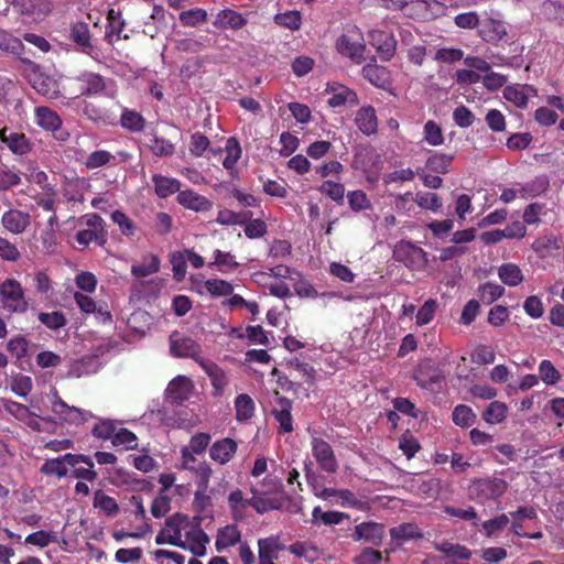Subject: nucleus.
I'll return each mask as SVG.
<instances>
[{"label": "nucleus", "instance_id": "f257e3e1", "mask_svg": "<svg viewBox=\"0 0 564 564\" xmlns=\"http://www.w3.org/2000/svg\"><path fill=\"white\" fill-rule=\"evenodd\" d=\"M334 47L339 55L349 58L352 64L360 65L367 59L365 55L367 45L364 42L360 29L357 26L346 29L345 33L335 40Z\"/></svg>", "mask_w": 564, "mask_h": 564}, {"label": "nucleus", "instance_id": "f03ea898", "mask_svg": "<svg viewBox=\"0 0 564 564\" xmlns=\"http://www.w3.org/2000/svg\"><path fill=\"white\" fill-rule=\"evenodd\" d=\"M0 304L10 314H25L29 308L20 281L7 279L0 283Z\"/></svg>", "mask_w": 564, "mask_h": 564}, {"label": "nucleus", "instance_id": "7ed1b4c3", "mask_svg": "<svg viewBox=\"0 0 564 564\" xmlns=\"http://www.w3.org/2000/svg\"><path fill=\"white\" fill-rule=\"evenodd\" d=\"M78 464H85L89 467L95 466L89 455L67 453L53 459H45L42 467H40V474L54 475L61 479L67 475L66 466L76 467Z\"/></svg>", "mask_w": 564, "mask_h": 564}, {"label": "nucleus", "instance_id": "20e7f679", "mask_svg": "<svg viewBox=\"0 0 564 564\" xmlns=\"http://www.w3.org/2000/svg\"><path fill=\"white\" fill-rule=\"evenodd\" d=\"M394 259L397 262L405 264L412 271H421L429 264V254L423 248L412 242L400 241L394 248Z\"/></svg>", "mask_w": 564, "mask_h": 564}, {"label": "nucleus", "instance_id": "39448f33", "mask_svg": "<svg viewBox=\"0 0 564 564\" xmlns=\"http://www.w3.org/2000/svg\"><path fill=\"white\" fill-rule=\"evenodd\" d=\"M87 229L77 231L76 241L78 246L88 247L90 242L99 246L106 245L107 231L105 230V221L98 214H87L83 216Z\"/></svg>", "mask_w": 564, "mask_h": 564}, {"label": "nucleus", "instance_id": "423d86ee", "mask_svg": "<svg viewBox=\"0 0 564 564\" xmlns=\"http://www.w3.org/2000/svg\"><path fill=\"white\" fill-rule=\"evenodd\" d=\"M0 51L14 56L18 63L25 66L32 73L36 74L40 70L37 63L23 55L26 50L22 40L4 29H0Z\"/></svg>", "mask_w": 564, "mask_h": 564}, {"label": "nucleus", "instance_id": "0eeeda50", "mask_svg": "<svg viewBox=\"0 0 564 564\" xmlns=\"http://www.w3.org/2000/svg\"><path fill=\"white\" fill-rule=\"evenodd\" d=\"M312 456L315 457L321 470L333 475L338 470V460L335 457L333 447L327 441L312 436L311 440Z\"/></svg>", "mask_w": 564, "mask_h": 564}, {"label": "nucleus", "instance_id": "6e6552de", "mask_svg": "<svg viewBox=\"0 0 564 564\" xmlns=\"http://www.w3.org/2000/svg\"><path fill=\"white\" fill-rule=\"evenodd\" d=\"M51 411L58 415L59 420L66 424L79 425L94 419V414L89 411L66 404L57 394H55V400L51 403Z\"/></svg>", "mask_w": 564, "mask_h": 564}, {"label": "nucleus", "instance_id": "1a4fd4ad", "mask_svg": "<svg viewBox=\"0 0 564 564\" xmlns=\"http://www.w3.org/2000/svg\"><path fill=\"white\" fill-rule=\"evenodd\" d=\"M386 534L384 524L375 521H366L356 524L351 539L355 542H365L372 547H380Z\"/></svg>", "mask_w": 564, "mask_h": 564}, {"label": "nucleus", "instance_id": "9d476101", "mask_svg": "<svg viewBox=\"0 0 564 564\" xmlns=\"http://www.w3.org/2000/svg\"><path fill=\"white\" fill-rule=\"evenodd\" d=\"M0 142L7 145L14 155H25L32 152L33 143L25 133L15 131L9 127L0 128Z\"/></svg>", "mask_w": 564, "mask_h": 564}, {"label": "nucleus", "instance_id": "9b49d317", "mask_svg": "<svg viewBox=\"0 0 564 564\" xmlns=\"http://www.w3.org/2000/svg\"><path fill=\"white\" fill-rule=\"evenodd\" d=\"M202 521L203 519L200 516L193 517L192 529L185 532V543L189 544L186 549L195 556H204L205 545L209 543L208 534H206L202 529Z\"/></svg>", "mask_w": 564, "mask_h": 564}, {"label": "nucleus", "instance_id": "f8f14e48", "mask_svg": "<svg viewBox=\"0 0 564 564\" xmlns=\"http://www.w3.org/2000/svg\"><path fill=\"white\" fill-rule=\"evenodd\" d=\"M181 463L180 468L189 471L195 476V481L199 480V477L204 479H210L214 475V470L207 460H202L197 463L196 453L189 452L187 449H181Z\"/></svg>", "mask_w": 564, "mask_h": 564}, {"label": "nucleus", "instance_id": "ddd939ff", "mask_svg": "<svg viewBox=\"0 0 564 564\" xmlns=\"http://www.w3.org/2000/svg\"><path fill=\"white\" fill-rule=\"evenodd\" d=\"M173 334L170 336V352L176 358H191L199 365L200 360H204L199 355L202 349L196 340L191 337H183L180 339L174 338Z\"/></svg>", "mask_w": 564, "mask_h": 564}, {"label": "nucleus", "instance_id": "4468645a", "mask_svg": "<svg viewBox=\"0 0 564 564\" xmlns=\"http://www.w3.org/2000/svg\"><path fill=\"white\" fill-rule=\"evenodd\" d=\"M237 451V442L231 437H224L209 445L208 455L213 462L225 466L236 456Z\"/></svg>", "mask_w": 564, "mask_h": 564}, {"label": "nucleus", "instance_id": "2eb2a0df", "mask_svg": "<svg viewBox=\"0 0 564 564\" xmlns=\"http://www.w3.org/2000/svg\"><path fill=\"white\" fill-rule=\"evenodd\" d=\"M73 297H75L76 305L82 313L96 314V318H98L99 323H112V316L107 310V304H97L93 297L78 291L75 292Z\"/></svg>", "mask_w": 564, "mask_h": 564}, {"label": "nucleus", "instance_id": "dca6fc26", "mask_svg": "<svg viewBox=\"0 0 564 564\" xmlns=\"http://www.w3.org/2000/svg\"><path fill=\"white\" fill-rule=\"evenodd\" d=\"M176 203L195 213H208L214 206L210 199L192 189H184L176 194Z\"/></svg>", "mask_w": 564, "mask_h": 564}, {"label": "nucleus", "instance_id": "f3484780", "mask_svg": "<svg viewBox=\"0 0 564 564\" xmlns=\"http://www.w3.org/2000/svg\"><path fill=\"white\" fill-rule=\"evenodd\" d=\"M192 391V380L184 376H178L169 382L166 389L167 400L172 404H181L191 398Z\"/></svg>", "mask_w": 564, "mask_h": 564}, {"label": "nucleus", "instance_id": "a211bd4d", "mask_svg": "<svg viewBox=\"0 0 564 564\" xmlns=\"http://www.w3.org/2000/svg\"><path fill=\"white\" fill-rule=\"evenodd\" d=\"M31 225V216L28 212L10 208L2 215V226L13 235H20Z\"/></svg>", "mask_w": 564, "mask_h": 564}, {"label": "nucleus", "instance_id": "6ab92c4d", "mask_svg": "<svg viewBox=\"0 0 564 564\" xmlns=\"http://www.w3.org/2000/svg\"><path fill=\"white\" fill-rule=\"evenodd\" d=\"M276 397V406L272 410V415H274L278 424H280V430L283 433L293 432V416L291 415V410L293 409V402L275 392Z\"/></svg>", "mask_w": 564, "mask_h": 564}, {"label": "nucleus", "instance_id": "aec40b11", "mask_svg": "<svg viewBox=\"0 0 564 564\" xmlns=\"http://www.w3.org/2000/svg\"><path fill=\"white\" fill-rule=\"evenodd\" d=\"M372 45L377 47L379 57L383 62H390L395 55L397 51V39L392 33H386L384 31H373L371 33Z\"/></svg>", "mask_w": 564, "mask_h": 564}, {"label": "nucleus", "instance_id": "412c9836", "mask_svg": "<svg viewBox=\"0 0 564 564\" xmlns=\"http://www.w3.org/2000/svg\"><path fill=\"white\" fill-rule=\"evenodd\" d=\"M327 90L332 94V97H329L327 101L328 107H343L346 104L357 106L358 104L357 93L344 85L332 84L328 85Z\"/></svg>", "mask_w": 564, "mask_h": 564}, {"label": "nucleus", "instance_id": "4be33fe9", "mask_svg": "<svg viewBox=\"0 0 564 564\" xmlns=\"http://www.w3.org/2000/svg\"><path fill=\"white\" fill-rule=\"evenodd\" d=\"M153 191L159 198L166 199L172 195L183 192L181 189V182L172 176L153 174L152 175Z\"/></svg>", "mask_w": 564, "mask_h": 564}, {"label": "nucleus", "instance_id": "5701e85b", "mask_svg": "<svg viewBox=\"0 0 564 564\" xmlns=\"http://www.w3.org/2000/svg\"><path fill=\"white\" fill-rule=\"evenodd\" d=\"M248 23L241 13L224 9L216 13L213 25L218 30H239Z\"/></svg>", "mask_w": 564, "mask_h": 564}, {"label": "nucleus", "instance_id": "b1692460", "mask_svg": "<svg viewBox=\"0 0 564 564\" xmlns=\"http://www.w3.org/2000/svg\"><path fill=\"white\" fill-rule=\"evenodd\" d=\"M77 82L82 85V94L84 96L99 95L107 87L104 76L88 70L78 75Z\"/></svg>", "mask_w": 564, "mask_h": 564}, {"label": "nucleus", "instance_id": "393cba45", "mask_svg": "<svg viewBox=\"0 0 564 564\" xmlns=\"http://www.w3.org/2000/svg\"><path fill=\"white\" fill-rule=\"evenodd\" d=\"M361 75L375 87L384 88L389 84V70L384 66L376 64V57L372 56L371 62L362 66Z\"/></svg>", "mask_w": 564, "mask_h": 564}, {"label": "nucleus", "instance_id": "a878e982", "mask_svg": "<svg viewBox=\"0 0 564 564\" xmlns=\"http://www.w3.org/2000/svg\"><path fill=\"white\" fill-rule=\"evenodd\" d=\"M356 127L366 135H373L378 132V116L371 106H362L355 117Z\"/></svg>", "mask_w": 564, "mask_h": 564}, {"label": "nucleus", "instance_id": "bb28decb", "mask_svg": "<svg viewBox=\"0 0 564 564\" xmlns=\"http://www.w3.org/2000/svg\"><path fill=\"white\" fill-rule=\"evenodd\" d=\"M259 563L258 564H275L273 561L278 557V552L283 550V545L276 535L270 538H261L258 541Z\"/></svg>", "mask_w": 564, "mask_h": 564}, {"label": "nucleus", "instance_id": "cd10ccee", "mask_svg": "<svg viewBox=\"0 0 564 564\" xmlns=\"http://www.w3.org/2000/svg\"><path fill=\"white\" fill-rule=\"evenodd\" d=\"M478 495L485 499H497L505 494L507 482L501 478H486L475 482Z\"/></svg>", "mask_w": 564, "mask_h": 564}, {"label": "nucleus", "instance_id": "c85d7f7f", "mask_svg": "<svg viewBox=\"0 0 564 564\" xmlns=\"http://www.w3.org/2000/svg\"><path fill=\"white\" fill-rule=\"evenodd\" d=\"M193 519H188L187 516L176 512L164 521V527L161 530L165 534L182 540V532L192 530Z\"/></svg>", "mask_w": 564, "mask_h": 564}, {"label": "nucleus", "instance_id": "c756f323", "mask_svg": "<svg viewBox=\"0 0 564 564\" xmlns=\"http://www.w3.org/2000/svg\"><path fill=\"white\" fill-rule=\"evenodd\" d=\"M36 124L44 131H57L62 127L61 117L55 110L47 106H37L35 108Z\"/></svg>", "mask_w": 564, "mask_h": 564}, {"label": "nucleus", "instance_id": "7c9ffc66", "mask_svg": "<svg viewBox=\"0 0 564 564\" xmlns=\"http://www.w3.org/2000/svg\"><path fill=\"white\" fill-rule=\"evenodd\" d=\"M312 525H339L343 521L349 519V514L338 510L323 511L321 506H316L312 510Z\"/></svg>", "mask_w": 564, "mask_h": 564}, {"label": "nucleus", "instance_id": "2f4dec72", "mask_svg": "<svg viewBox=\"0 0 564 564\" xmlns=\"http://www.w3.org/2000/svg\"><path fill=\"white\" fill-rule=\"evenodd\" d=\"M200 366L206 371L209 380H212L214 397H221L228 383L226 372L218 365L206 360H200Z\"/></svg>", "mask_w": 564, "mask_h": 564}, {"label": "nucleus", "instance_id": "473e14b6", "mask_svg": "<svg viewBox=\"0 0 564 564\" xmlns=\"http://www.w3.org/2000/svg\"><path fill=\"white\" fill-rule=\"evenodd\" d=\"M241 542V532L237 529L236 524H227L218 530L215 538V549L218 552L232 547Z\"/></svg>", "mask_w": 564, "mask_h": 564}, {"label": "nucleus", "instance_id": "72a5a7b5", "mask_svg": "<svg viewBox=\"0 0 564 564\" xmlns=\"http://www.w3.org/2000/svg\"><path fill=\"white\" fill-rule=\"evenodd\" d=\"M147 147L150 149L153 156L156 158H170L175 153L174 143L154 132L148 134Z\"/></svg>", "mask_w": 564, "mask_h": 564}, {"label": "nucleus", "instance_id": "f704fd0d", "mask_svg": "<svg viewBox=\"0 0 564 564\" xmlns=\"http://www.w3.org/2000/svg\"><path fill=\"white\" fill-rule=\"evenodd\" d=\"M479 35L485 42L497 44L506 37L507 32L501 21L489 19L481 24Z\"/></svg>", "mask_w": 564, "mask_h": 564}, {"label": "nucleus", "instance_id": "c9c22d12", "mask_svg": "<svg viewBox=\"0 0 564 564\" xmlns=\"http://www.w3.org/2000/svg\"><path fill=\"white\" fill-rule=\"evenodd\" d=\"M195 484L196 491L193 495L192 507L197 513H203L208 507L213 506V499L208 495L209 479L200 477V480L195 481Z\"/></svg>", "mask_w": 564, "mask_h": 564}, {"label": "nucleus", "instance_id": "e433bc0d", "mask_svg": "<svg viewBox=\"0 0 564 564\" xmlns=\"http://www.w3.org/2000/svg\"><path fill=\"white\" fill-rule=\"evenodd\" d=\"M253 217L252 212H232L230 209H221L216 216V223L221 226H242Z\"/></svg>", "mask_w": 564, "mask_h": 564}, {"label": "nucleus", "instance_id": "4c0bfd02", "mask_svg": "<svg viewBox=\"0 0 564 564\" xmlns=\"http://www.w3.org/2000/svg\"><path fill=\"white\" fill-rule=\"evenodd\" d=\"M498 276L505 285L518 286L523 281L520 267L513 262L503 263L498 268Z\"/></svg>", "mask_w": 564, "mask_h": 564}, {"label": "nucleus", "instance_id": "58836bf2", "mask_svg": "<svg viewBox=\"0 0 564 564\" xmlns=\"http://www.w3.org/2000/svg\"><path fill=\"white\" fill-rule=\"evenodd\" d=\"M390 538L398 542H405L409 540L422 539V533L417 524L408 522L391 528Z\"/></svg>", "mask_w": 564, "mask_h": 564}, {"label": "nucleus", "instance_id": "ea45409f", "mask_svg": "<svg viewBox=\"0 0 564 564\" xmlns=\"http://www.w3.org/2000/svg\"><path fill=\"white\" fill-rule=\"evenodd\" d=\"M70 39L74 44L82 47L83 53H88L91 48L90 32L87 23L76 22L72 24Z\"/></svg>", "mask_w": 564, "mask_h": 564}, {"label": "nucleus", "instance_id": "a19ab883", "mask_svg": "<svg viewBox=\"0 0 564 564\" xmlns=\"http://www.w3.org/2000/svg\"><path fill=\"white\" fill-rule=\"evenodd\" d=\"M435 550L436 552L453 560L469 561L471 556V551L469 549L452 542L436 543Z\"/></svg>", "mask_w": 564, "mask_h": 564}, {"label": "nucleus", "instance_id": "79ce46f5", "mask_svg": "<svg viewBox=\"0 0 564 564\" xmlns=\"http://www.w3.org/2000/svg\"><path fill=\"white\" fill-rule=\"evenodd\" d=\"M236 420L245 422L254 415V401L249 394H238L235 400Z\"/></svg>", "mask_w": 564, "mask_h": 564}, {"label": "nucleus", "instance_id": "37998d69", "mask_svg": "<svg viewBox=\"0 0 564 564\" xmlns=\"http://www.w3.org/2000/svg\"><path fill=\"white\" fill-rule=\"evenodd\" d=\"M227 503L231 511L232 519L241 521L245 517V511L249 507V499L243 498V492L239 489L230 491L227 497Z\"/></svg>", "mask_w": 564, "mask_h": 564}, {"label": "nucleus", "instance_id": "c03bdc74", "mask_svg": "<svg viewBox=\"0 0 564 564\" xmlns=\"http://www.w3.org/2000/svg\"><path fill=\"white\" fill-rule=\"evenodd\" d=\"M93 505L96 509L101 510V512L107 517H115L119 511L117 500L106 495V492L101 489H98L94 492Z\"/></svg>", "mask_w": 564, "mask_h": 564}, {"label": "nucleus", "instance_id": "a18cd8bd", "mask_svg": "<svg viewBox=\"0 0 564 564\" xmlns=\"http://www.w3.org/2000/svg\"><path fill=\"white\" fill-rule=\"evenodd\" d=\"M454 158V154L434 152L429 156L427 161H425V167L437 174H446Z\"/></svg>", "mask_w": 564, "mask_h": 564}, {"label": "nucleus", "instance_id": "49530a36", "mask_svg": "<svg viewBox=\"0 0 564 564\" xmlns=\"http://www.w3.org/2000/svg\"><path fill=\"white\" fill-rule=\"evenodd\" d=\"M505 288L492 282H486L477 289V296L482 305H490L502 297Z\"/></svg>", "mask_w": 564, "mask_h": 564}, {"label": "nucleus", "instance_id": "de8ad7c7", "mask_svg": "<svg viewBox=\"0 0 564 564\" xmlns=\"http://www.w3.org/2000/svg\"><path fill=\"white\" fill-rule=\"evenodd\" d=\"M507 405L498 400L490 402L482 411L481 417L488 424H500L506 420Z\"/></svg>", "mask_w": 564, "mask_h": 564}, {"label": "nucleus", "instance_id": "09e8293b", "mask_svg": "<svg viewBox=\"0 0 564 564\" xmlns=\"http://www.w3.org/2000/svg\"><path fill=\"white\" fill-rule=\"evenodd\" d=\"M288 552L299 558L313 562L318 558V549L311 542H295L288 546Z\"/></svg>", "mask_w": 564, "mask_h": 564}, {"label": "nucleus", "instance_id": "8fccbe9b", "mask_svg": "<svg viewBox=\"0 0 564 564\" xmlns=\"http://www.w3.org/2000/svg\"><path fill=\"white\" fill-rule=\"evenodd\" d=\"M181 24L184 26L196 28L207 22V11L202 8H195L186 11H181L178 15Z\"/></svg>", "mask_w": 564, "mask_h": 564}, {"label": "nucleus", "instance_id": "3c124183", "mask_svg": "<svg viewBox=\"0 0 564 564\" xmlns=\"http://www.w3.org/2000/svg\"><path fill=\"white\" fill-rule=\"evenodd\" d=\"M531 248L539 259H546L552 254V251L560 249V246L554 237L544 236L533 241Z\"/></svg>", "mask_w": 564, "mask_h": 564}, {"label": "nucleus", "instance_id": "603ef678", "mask_svg": "<svg viewBox=\"0 0 564 564\" xmlns=\"http://www.w3.org/2000/svg\"><path fill=\"white\" fill-rule=\"evenodd\" d=\"M160 269V260L156 254H150L147 257L145 262L133 264L132 272L135 278H147L152 275L153 273H158Z\"/></svg>", "mask_w": 564, "mask_h": 564}, {"label": "nucleus", "instance_id": "864d4df0", "mask_svg": "<svg viewBox=\"0 0 564 564\" xmlns=\"http://www.w3.org/2000/svg\"><path fill=\"white\" fill-rule=\"evenodd\" d=\"M226 156L224 159V167L226 170H232L236 167L238 160L241 158L242 149L236 138H229L226 141L225 147Z\"/></svg>", "mask_w": 564, "mask_h": 564}, {"label": "nucleus", "instance_id": "5fc2aeb1", "mask_svg": "<svg viewBox=\"0 0 564 564\" xmlns=\"http://www.w3.org/2000/svg\"><path fill=\"white\" fill-rule=\"evenodd\" d=\"M539 378L545 386H555L561 380V372L549 359H543L539 364Z\"/></svg>", "mask_w": 564, "mask_h": 564}, {"label": "nucleus", "instance_id": "6e6d98bb", "mask_svg": "<svg viewBox=\"0 0 564 564\" xmlns=\"http://www.w3.org/2000/svg\"><path fill=\"white\" fill-rule=\"evenodd\" d=\"M249 507L254 509L257 513L264 514L267 511L280 509L281 503L270 497L253 495L252 498L249 499Z\"/></svg>", "mask_w": 564, "mask_h": 564}, {"label": "nucleus", "instance_id": "4d7b16f0", "mask_svg": "<svg viewBox=\"0 0 564 564\" xmlns=\"http://www.w3.org/2000/svg\"><path fill=\"white\" fill-rule=\"evenodd\" d=\"M452 419L454 424H456L457 426L468 429L473 424H475L476 414L470 408L466 405H458L454 408Z\"/></svg>", "mask_w": 564, "mask_h": 564}, {"label": "nucleus", "instance_id": "13d9d810", "mask_svg": "<svg viewBox=\"0 0 564 564\" xmlns=\"http://www.w3.org/2000/svg\"><path fill=\"white\" fill-rule=\"evenodd\" d=\"M542 12L549 21H554L560 25L564 24V6L561 3V1H543Z\"/></svg>", "mask_w": 564, "mask_h": 564}, {"label": "nucleus", "instance_id": "bf43d9fd", "mask_svg": "<svg viewBox=\"0 0 564 564\" xmlns=\"http://www.w3.org/2000/svg\"><path fill=\"white\" fill-rule=\"evenodd\" d=\"M121 126L129 131L139 132L144 130L145 119L135 111L124 109L121 116Z\"/></svg>", "mask_w": 564, "mask_h": 564}, {"label": "nucleus", "instance_id": "052dcab7", "mask_svg": "<svg viewBox=\"0 0 564 564\" xmlns=\"http://www.w3.org/2000/svg\"><path fill=\"white\" fill-rule=\"evenodd\" d=\"M322 195L330 198L332 200L343 204L345 198V186L338 182L324 181L319 186Z\"/></svg>", "mask_w": 564, "mask_h": 564}, {"label": "nucleus", "instance_id": "680f3d73", "mask_svg": "<svg viewBox=\"0 0 564 564\" xmlns=\"http://www.w3.org/2000/svg\"><path fill=\"white\" fill-rule=\"evenodd\" d=\"M301 12L300 11H284L282 13H278L274 17V22L278 25L283 26L284 29L295 31L301 28Z\"/></svg>", "mask_w": 564, "mask_h": 564}, {"label": "nucleus", "instance_id": "e2e57ef3", "mask_svg": "<svg viewBox=\"0 0 564 564\" xmlns=\"http://www.w3.org/2000/svg\"><path fill=\"white\" fill-rule=\"evenodd\" d=\"M204 288L213 296H230L234 288L230 282L220 279H209L204 282Z\"/></svg>", "mask_w": 564, "mask_h": 564}, {"label": "nucleus", "instance_id": "0e129e2a", "mask_svg": "<svg viewBox=\"0 0 564 564\" xmlns=\"http://www.w3.org/2000/svg\"><path fill=\"white\" fill-rule=\"evenodd\" d=\"M210 442V435L207 432H197L191 436L189 444L181 447V449H187L189 452L202 455L207 451Z\"/></svg>", "mask_w": 564, "mask_h": 564}, {"label": "nucleus", "instance_id": "69168bd1", "mask_svg": "<svg viewBox=\"0 0 564 564\" xmlns=\"http://www.w3.org/2000/svg\"><path fill=\"white\" fill-rule=\"evenodd\" d=\"M39 322L47 326L51 330H57L61 327H65L67 319L65 314L58 311L53 313H39Z\"/></svg>", "mask_w": 564, "mask_h": 564}, {"label": "nucleus", "instance_id": "338daca9", "mask_svg": "<svg viewBox=\"0 0 564 564\" xmlns=\"http://www.w3.org/2000/svg\"><path fill=\"white\" fill-rule=\"evenodd\" d=\"M115 160L111 152L106 150H98L89 153L87 160H85V167L95 170L98 167L106 166L110 161Z\"/></svg>", "mask_w": 564, "mask_h": 564}, {"label": "nucleus", "instance_id": "774afa93", "mask_svg": "<svg viewBox=\"0 0 564 564\" xmlns=\"http://www.w3.org/2000/svg\"><path fill=\"white\" fill-rule=\"evenodd\" d=\"M352 562H355V564H382L383 555L372 546H366L362 547L359 555L352 558Z\"/></svg>", "mask_w": 564, "mask_h": 564}]
</instances>
